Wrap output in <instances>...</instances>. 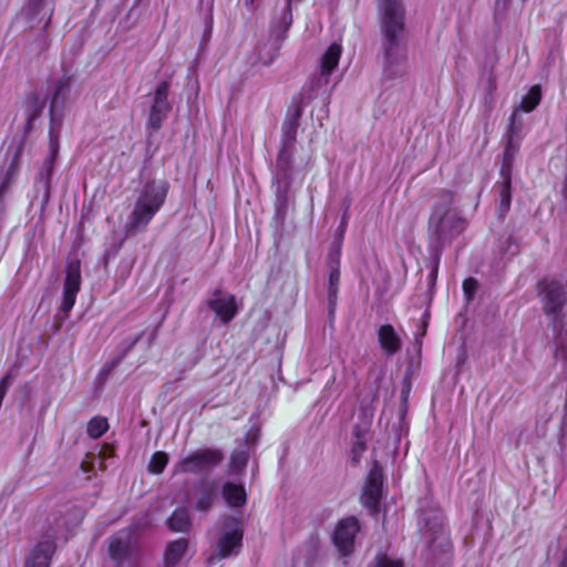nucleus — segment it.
<instances>
[{"instance_id": "obj_2", "label": "nucleus", "mask_w": 567, "mask_h": 567, "mask_svg": "<svg viewBox=\"0 0 567 567\" xmlns=\"http://www.w3.org/2000/svg\"><path fill=\"white\" fill-rule=\"evenodd\" d=\"M379 12L383 35V65L385 72L393 75L406 59L402 43L404 7L401 0H380Z\"/></svg>"}, {"instance_id": "obj_13", "label": "nucleus", "mask_w": 567, "mask_h": 567, "mask_svg": "<svg viewBox=\"0 0 567 567\" xmlns=\"http://www.w3.org/2000/svg\"><path fill=\"white\" fill-rule=\"evenodd\" d=\"M359 529V522L355 517L344 518L337 525L333 543L342 556H348L353 551L354 539Z\"/></svg>"}, {"instance_id": "obj_25", "label": "nucleus", "mask_w": 567, "mask_h": 567, "mask_svg": "<svg viewBox=\"0 0 567 567\" xmlns=\"http://www.w3.org/2000/svg\"><path fill=\"white\" fill-rule=\"evenodd\" d=\"M168 528L176 533H185L190 527V517L186 508H177L167 520Z\"/></svg>"}, {"instance_id": "obj_35", "label": "nucleus", "mask_w": 567, "mask_h": 567, "mask_svg": "<svg viewBox=\"0 0 567 567\" xmlns=\"http://www.w3.org/2000/svg\"><path fill=\"white\" fill-rule=\"evenodd\" d=\"M347 225H348V219H347V215L344 214L342 217L341 224L338 228V233H339L338 241L336 243L334 248L332 249V250H337V257H340V255H341V245H342V240H343V235L347 229Z\"/></svg>"}, {"instance_id": "obj_39", "label": "nucleus", "mask_w": 567, "mask_h": 567, "mask_svg": "<svg viewBox=\"0 0 567 567\" xmlns=\"http://www.w3.org/2000/svg\"><path fill=\"white\" fill-rule=\"evenodd\" d=\"M243 6L249 10L254 11L257 8V0H240Z\"/></svg>"}, {"instance_id": "obj_23", "label": "nucleus", "mask_w": 567, "mask_h": 567, "mask_svg": "<svg viewBox=\"0 0 567 567\" xmlns=\"http://www.w3.org/2000/svg\"><path fill=\"white\" fill-rule=\"evenodd\" d=\"M48 94L42 91H35L31 96H29L27 101V111H28V125H31L32 122L41 114L47 104Z\"/></svg>"}, {"instance_id": "obj_22", "label": "nucleus", "mask_w": 567, "mask_h": 567, "mask_svg": "<svg viewBox=\"0 0 567 567\" xmlns=\"http://www.w3.org/2000/svg\"><path fill=\"white\" fill-rule=\"evenodd\" d=\"M339 259L337 250H331L329 254L330 274H329V302L332 305L337 299L338 285L340 280Z\"/></svg>"}, {"instance_id": "obj_7", "label": "nucleus", "mask_w": 567, "mask_h": 567, "mask_svg": "<svg viewBox=\"0 0 567 567\" xmlns=\"http://www.w3.org/2000/svg\"><path fill=\"white\" fill-rule=\"evenodd\" d=\"M223 460V454L218 450H198L186 457L179 460L174 466V474L182 473H207L217 466Z\"/></svg>"}, {"instance_id": "obj_29", "label": "nucleus", "mask_w": 567, "mask_h": 567, "mask_svg": "<svg viewBox=\"0 0 567 567\" xmlns=\"http://www.w3.org/2000/svg\"><path fill=\"white\" fill-rule=\"evenodd\" d=\"M109 429V423L105 417H93L87 424V434L92 439L101 437Z\"/></svg>"}, {"instance_id": "obj_38", "label": "nucleus", "mask_w": 567, "mask_h": 567, "mask_svg": "<svg viewBox=\"0 0 567 567\" xmlns=\"http://www.w3.org/2000/svg\"><path fill=\"white\" fill-rule=\"evenodd\" d=\"M115 364V362L104 364L100 371V378H106Z\"/></svg>"}, {"instance_id": "obj_11", "label": "nucleus", "mask_w": 567, "mask_h": 567, "mask_svg": "<svg viewBox=\"0 0 567 567\" xmlns=\"http://www.w3.org/2000/svg\"><path fill=\"white\" fill-rule=\"evenodd\" d=\"M52 13V0H29L21 11V17L29 28L44 30L51 22Z\"/></svg>"}, {"instance_id": "obj_36", "label": "nucleus", "mask_w": 567, "mask_h": 567, "mask_svg": "<svg viewBox=\"0 0 567 567\" xmlns=\"http://www.w3.org/2000/svg\"><path fill=\"white\" fill-rule=\"evenodd\" d=\"M477 289V281L474 278H467L463 282V291L467 299H472Z\"/></svg>"}, {"instance_id": "obj_17", "label": "nucleus", "mask_w": 567, "mask_h": 567, "mask_svg": "<svg viewBox=\"0 0 567 567\" xmlns=\"http://www.w3.org/2000/svg\"><path fill=\"white\" fill-rule=\"evenodd\" d=\"M49 140H50V142H49L50 154L45 158L44 164H43L42 168L40 169V172L38 174L37 182H35L37 192L39 193V195H41L43 204H47L50 198V184H51V177H52V172H53V165H54L55 156L59 151V148H58L54 153L52 152L50 136H49Z\"/></svg>"}, {"instance_id": "obj_31", "label": "nucleus", "mask_w": 567, "mask_h": 567, "mask_svg": "<svg viewBox=\"0 0 567 567\" xmlns=\"http://www.w3.org/2000/svg\"><path fill=\"white\" fill-rule=\"evenodd\" d=\"M248 462V455L245 451H235L230 456L229 472L237 474L245 470Z\"/></svg>"}, {"instance_id": "obj_30", "label": "nucleus", "mask_w": 567, "mask_h": 567, "mask_svg": "<svg viewBox=\"0 0 567 567\" xmlns=\"http://www.w3.org/2000/svg\"><path fill=\"white\" fill-rule=\"evenodd\" d=\"M126 549H127V543L122 535H116L111 538L109 550H110V555L114 559H120L121 557H123L126 553Z\"/></svg>"}, {"instance_id": "obj_10", "label": "nucleus", "mask_w": 567, "mask_h": 567, "mask_svg": "<svg viewBox=\"0 0 567 567\" xmlns=\"http://www.w3.org/2000/svg\"><path fill=\"white\" fill-rule=\"evenodd\" d=\"M342 53V47L339 43H332L324 51L319 62V74L315 75L307 84L311 92L320 90L330 82L332 72L339 64Z\"/></svg>"}, {"instance_id": "obj_21", "label": "nucleus", "mask_w": 567, "mask_h": 567, "mask_svg": "<svg viewBox=\"0 0 567 567\" xmlns=\"http://www.w3.org/2000/svg\"><path fill=\"white\" fill-rule=\"evenodd\" d=\"M221 493L225 502L231 507H241L246 504L247 495L241 484L225 483Z\"/></svg>"}, {"instance_id": "obj_28", "label": "nucleus", "mask_w": 567, "mask_h": 567, "mask_svg": "<svg viewBox=\"0 0 567 567\" xmlns=\"http://www.w3.org/2000/svg\"><path fill=\"white\" fill-rule=\"evenodd\" d=\"M542 99V90L539 85H534L527 92V94L523 97L519 110L529 113L532 112L540 102Z\"/></svg>"}, {"instance_id": "obj_15", "label": "nucleus", "mask_w": 567, "mask_h": 567, "mask_svg": "<svg viewBox=\"0 0 567 567\" xmlns=\"http://www.w3.org/2000/svg\"><path fill=\"white\" fill-rule=\"evenodd\" d=\"M382 485L383 480L381 472L377 467L371 470L361 495L363 505L370 511H377L379 506Z\"/></svg>"}, {"instance_id": "obj_41", "label": "nucleus", "mask_w": 567, "mask_h": 567, "mask_svg": "<svg viewBox=\"0 0 567 567\" xmlns=\"http://www.w3.org/2000/svg\"><path fill=\"white\" fill-rule=\"evenodd\" d=\"M426 326H427V323L425 321H423L422 324H421L422 331L420 333V337H423L425 334Z\"/></svg>"}, {"instance_id": "obj_37", "label": "nucleus", "mask_w": 567, "mask_h": 567, "mask_svg": "<svg viewBox=\"0 0 567 567\" xmlns=\"http://www.w3.org/2000/svg\"><path fill=\"white\" fill-rule=\"evenodd\" d=\"M13 172V165L10 166L9 171H8V175L6 176V178L2 181V183L0 184V197L2 196L4 189L7 188L9 182H10V174Z\"/></svg>"}, {"instance_id": "obj_9", "label": "nucleus", "mask_w": 567, "mask_h": 567, "mask_svg": "<svg viewBox=\"0 0 567 567\" xmlns=\"http://www.w3.org/2000/svg\"><path fill=\"white\" fill-rule=\"evenodd\" d=\"M169 83L163 81L157 84L152 99L147 125L153 131H158L167 118L172 104L168 100Z\"/></svg>"}, {"instance_id": "obj_18", "label": "nucleus", "mask_w": 567, "mask_h": 567, "mask_svg": "<svg viewBox=\"0 0 567 567\" xmlns=\"http://www.w3.org/2000/svg\"><path fill=\"white\" fill-rule=\"evenodd\" d=\"M511 147H512V142L509 141L508 145L506 147V151H505V162H507V163H505L502 167L501 174H502L503 181L498 185L499 198H501L499 209L504 213L509 209L511 202H512L511 177H509V159L512 156Z\"/></svg>"}, {"instance_id": "obj_27", "label": "nucleus", "mask_w": 567, "mask_h": 567, "mask_svg": "<svg viewBox=\"0 0 567 567\" xmlns=\"http://www.w3.org/2000/svg\"><path fill=\"white\" fill-rule=\"evenodd\" d=\"M424 528H426L433 535H437L443 532V516L440 511H434L430 515L422 514V520Z\"/></svg>"}, {"instance_id": "obj_14", "label": "nucleus", "mask_w": 567, "mask_h": 567, "mask_svg": "<svg viewBox=\"0 0 567 567\" xmlns=\"http://www.w3.org/2000/svg\"><path fill=\"white\" fill-rule=\"evenodd\" d=\"M208 307L214 311L216 317L226 324L234 319L238 312L235 296L217 290L208 300Z\"/></svg>"}, {"instance_id": "obj_32", "label": "nucleus", "mask_w": 567, "mask_h": 567, "mask_svg": "<svg viewBox=\"0 0 567 567\" xmlns=\"http://www.w3.org/2000/svg\"><path fill=\"white\" fill-rule=\"evenodd\" d=\"M168 463V455L165 452H156L153 454L148 471L153 474H161Z\"/></svg>"}, {"instance_id": "obj_8", "label": "nucleus", "mask_w": 567, "mask_h": 567, "mask_svg": "<svg viewBox=\"0 0 567 567\" xmlns=\"http://www.w3.org/2000/svg\"><path fill=\"white\" fill-rule=\"evenodd\" d=\"M243 525L236 517H227L224 522L217 542V555L210 557V561L215 558L224 559L233 555H237L241 547Z\"/></svg>"}, {"instance_id": "obj_5", "label": "nucleus", "mask_w": 567, "mask_h": 567, "mask_svg": "<svg viewBox=\"0 0 567 567\" xmlns=\"http://www.w3.org/2000/svg\"><path fill=\"white\" fill-rule=\"evenodd\" d=\"M49 93L51 94L49 136L51 137V150L54 153L58 150V140L62 126L60 113L71 95V79L62 78L58 80L51 85Z\"/></svg>"}, {"instance_id": "obj_16", "label": "nucleus", "mask_w": 567, "mask_h": 567, "mask_svg": "<svg viewBox=\"0 0 567 567\" xmlns=\"http://www.w3.org/2000/svg\"><path fill=\"white\" fill-rule=\"evenodd\" d=\"M55 550L53 535L40 540L27 558L25 567H50Z\"/></svg>"}, {"instance_id": "obj_40", "label": "nucleus", "mask_w": 567, "mask_h": 567, "mask_svg": "<svg viewBox=\"0 0 567 567\" xmlns=\"http://www.w3.org/2000/svg\"><path fill=\"white\" fill-rule=\"evenodd\" d=\"M512 0H497L496 1V4L497 7H503V8H506V6L511 2ZM522 2H524L525 0H520Z\"/></svg>"}, {"instance_id": "obj_4", "label": "nucleus", "mask_w": 567, "mask_h": 567, "mask_svg": "<svg viewBox=\"0 0 567 567\" xmlns=\"http://www.w3.org/2000/svg\"><path fill=\"white\" fill-rule=\"evenodd\" d=\"M300 116L301 109L297 107L289 123L284 125L281 147L276 161L275 178L278 184L284 183L285 186L289 184L292 173L296 169L292 157L295 153L298 120Z\"/></svg>"}, {"instance_id": "obj_20", "label": "nucleus", "mask_w": 567, "mask_h": 567, "mask_svg": "<svg viewBox=\"0 0 567 567\" xmlns=\"http://www.w3.org/2000/svg\"><path fill=\"white\" fill-rule=\"evenodd\" d=\"M195 489L198 493L195 508L199 512H208L216 498L215 485L206 481H200L195 485Z\"/></svg>"}, {"instance_id": "obj_34", "label": "nucleus", "mask_w": 567, "mask_h": 567, "mask_svg": "<svg viewBox=\"0 0 567 567\" xmlns=\"http://www.w3.org/2000/svg\"><path fill=\"white\" fill-rule=\"evenodd\" d=\"M364 451H365L364 441H362L360 436H357V441L353 443L352 450H351L352 461L354 463H358Z\"/></svg>"}, {"instance_id": "obj_33", "label": "nucleus", "mask_w": 567, "mask_h": 567, "mask_svg": "<svg viewBox=\"0 0 567 567\" xmlns=\"http://www.w3.org/2000/svg\"><path fill=\"white\" fill-rule=\"evenodd\" d=\"M402 560L381 554L375 557V567H402Z\"/></svg>"}, {"instance_id": "obj_24", "label": "nucleus", "mask_w": 567, "mask_h": 567, "mask_svg": "<svg viewBox=\"0 0 567 567\" xmlns=\"http://www.w3.org/2000/svg\"><path fill=\"white\" fill-rule=\"evenodd\" d=\"M188 542L185 538L171 542L165 551V564L167 566H175L186 553Z\"/></svg>"}, {"instance_id": "obj_19", "label": "nucleus", "mask_w": 567, "mask_h": 567, "mask_svg": "<svg viewBox=\"0 0 567 567\" xmlns=\"http://www.w3.org/2000/svg\"><path fill=\"white\" fill-rule=\"evenodd\" d=\"M378 340L386 355H393L401 349V338L391 324H382L379 328Z\"/></svg>"}, {"instance_id": "obj_6", "label": "nucleus", "mask_w": 567, "mask_h": 567, "mask_svg": "<svg viewBox=\"0 0 567 567\" xmlns=\"http://www.w3.org/2000/svg\"><path fill=\"white\" fill-rule=\"evenodd\" d=\"M540 289L545 312L555 318L567 317V281L545 279Z\"/></svg>"}, {"instance_id": "obj_26", "label": "nucleus", "mask_w": 567, "mask_h": 567, "mask_svg": "<svg viewBox=\"0 0 567 567\" xmlns=\"http://www.w3.org/2000/svg\"><path fill=\"white\" fill-rule=\"evenodd\" d=\"M318 549V540L312 539L306 548L300 549L293 558V567H311Z\"/></svg>"}, {"instance_id": "obj_12", "label": "nucleus", "mask_w": 567, "mask_h": 567, "mask_svg": "<svg viewBox=\"0 0 567 567\" xmlns=\"http://www.w3.org/2000/svg\"><path fill=\"white\" fill-rule=\"evenodd\" d=\"M81 288V264L80 260H70L66 265L65 279L63 285V297L60 310L68 315L73 308L78 292Z\"/></svg>"}, {"instance_id": "obj_3", "label": "nucleus", "mask_w": 567, "mask_h": 567, "mask_svg": "<svg viewBox=\"0 0 567 567\" xmlns=\"http://www.w3.org/2000/svg\"><path fill=\"white\" fill-rule=\"evenodd\" d=\"M168 186L165 182H150L140 193L125 225L127 236L144 230L163 206Z\"/></svg>"}, {"instance_id": "obj_1", "label": "nucleus", "mask_w": 567, "mask_h": 567, "mask_svg": "<svg viewBox=\"0 0 567 567\" xmlns=\"http://www.w3.org/2000/svg\"><path fill=\"white\" fill-rule=\"evenodd\" d=\"M466 228V220L455 206L454 194L442 190L439 194L429 218V237L431 250V278L435 280L440 267L441 255Z\"/></svg>"}]
</instances>
